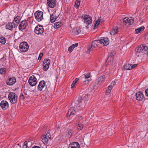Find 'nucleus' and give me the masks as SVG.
<instances>
[{"label":"nucleus","mask_w":148,"mask_h":148,"mask_svg":"<svg viewBox=\"0 0 148 148\" xmlns=\"http://www.w3.org/2000/svg\"><path fill=\"white\" fill-rule=\"evenodd\" d=\"M99 42V40H96L92 42L91 44L88 47V49L89 51V53L92 50H96L97 48L98 47L100 43Z\"/></svg>","instance_id":"obj_1"},{"label":"nucleus","mask_w":148,"mask_h":148,"mask_svg":"<svg viewBox=\"0 0 148 148\" xmlns=\"http://www.w3.org/2000/svg\"><path fill=\"white\" fill-rule=\"evenodd\" d=\"M20 51L23 52L27 51L29 48V46L27 42H21L19 45Z\"/></svg>","instance_id":"obj_2"},{"label":"nucleus","mask_w":148,"mask_h":148,"mask_svg":"<svg viewBox=\"0 0 148 148\" xmlns=\"http://www.w3.org/2000/svg\"><path fill=\"white\" fill-rule=\"evenodd\" d=\"M8 98L11 103L12 104H14L17 101V95L14 92H10L8 95Z\"/></svg>","instance_id":"obj_3"},{"label":"nucleus","mask_w":148,"mask_h":148,"mask_svg":"<svg viewBox=\"0 0 148 148\" xmlns=\"http://www.w3.org/2000/svg\"><path fill=\"white\" fill-rule=\"evenodd\" d=\"M43 12L40 11H37L35 12V17L37 21L40 22L43 19Z\"/></svg>","instance_id":"obj_4"},{"label":"nucleus","mask_w":148,"mask_h":148,"mask_svg":"<svg viewBox=\"0 0 148 148\" xmlns=\"http://www.w3.org/2000/svg\"><path fill=\"white\" fill-rule=\"evenodd\" d=\"M50 63V60L49 59H44L43 62V69L44 71H47L49 67Z\"/></svg>","instance_id":"obj_5"},{"label":"nucleus","mask_w":148,"mask_h":148,"mask_svg":"<svg viewBox=\"0 0 148 148\" xmlns=\"http://www.w3.org/2000/svg\"><path fill=\"white\" fill-rule=\"evenodd\" d=\"M134 21V19L131 17H126L124 18L123 20V23H126V25L127 24V26L128 25L132 24Z\"/></svg>","instance_id":"obj_6"},{"label":"nucleus","mask_w":148,"mask_h":148,"mask_svg":"<svg viewBox=\"0 0 148 148\" xmlns=\"http://www.w3.org/2000/svg\"><path fill=\"white\" fill-rule=\"evenodd\" d=\"M17 26V24H15L14 22H9L6 24L5 28L7 29L12 31L13 29L15 28Z\"/></svg>","instance_id":"obj_7"},{"label":"nucleus","mask_w":148,"mask_h":148,"mask_svg":"<svg viewBox=\"0 0 148 148\" xmlns=\"http://www.w3.org/2000/svg\"><path fill=\"white\" fill-rule=\"evenodd\" d=\"M28 82L31 86H35L37 83V79L34 75L31 76L29 78Z\"/></svg>","instance_id":"obj_8"},{"label":"nucleus","mask_w":148,"mask_h":148,"mask_svg":"<svg viewBox=\"0 0 148 148\" xmlns=\"http://www.w3.org/2000/svg\"><path fill=\"white\" fill-rule=\"evenodd\" d=\"M44 32V29L42 25H38L35 28L34 32L37 34H41Z\"/></svg>","instance_id":"obj_9"},{"label":"nucleus","mask_w":148,"mask_h":148,"mask_svg":"<svg viewBox=\"0 0 148 148\" xmlns=\"http://www.w3.org/2000/svg\"><path fill=\"white\" fill-rule=\"evenodd\" d=\"M27 21L26 20H24L21 22L18 26V29L22 31L26 28L28 25Z\"/></svg>","instance_id":"obj_10"},{"label":"nucleus","mask_w":148,"mask_h":148,"mask_svg":"<svg viewBox=\"0 0 148 148\" xmlns=\"http://www.w3.org/2000/svg\"><path fill=\"white\" fill-rule=\"evenodd\" d=\"M16 82V78L15 77H11L8 78L6 81L7 84L9 86H12Z\"/></svg>","instance_id":"obj_11"},{"label":"nucleus","mask_w":148,"mask_h":148,"mask_svg":"<svg viewBox=\"0 0 148 148\" xmlns=\"http://www.w3.org/2000/svg\"><path fill=\"white\" fill-rule=\"evenodd\" d=\"M84 20V22L88 25L92 23V20L91 17L88 15H84L82 16Z\"/></svg>","instance_id":"obj_12"},{"label":"nucleus","mask_w":148,"mask_h":148,"mask_svg":"<svg viewBox=\"0 0 148 148\" xmlns=\"http://www.w3.org/2000/svg\"><path fill=\"white\" fill-rule=\"evenodd\" d=\"M0 105L1 108L3 110L7 109L9 107V104L8 102L4 100H2L1 101Z\"/></svg>","instance_id":"obj_13"},{"label":"nucleus","mask_w":148,"mask_h":148,"mask_svg":"<svg viewBox=\"0 0 148 148\" xmlns=\"http://www.w3.org/2000/svg\"><path fill=\"white\" fill-rule=\"evenodd\" d=\"M100 44L103 45H107L109 43V40L108 38L104 37L101 38L99 40V42Z\"/></svg>","instance_id":"obj_14"},{"label":"nucleus","mask_w":148,"mask_h":148,"mask_svg":"<svg viewBox=\"0 0 148 148\" xmlns=\"http://www.w3.org/2000/svg\"><path fill=\"white\" fill-rule=\"evenodd\" d=\"M49 136L50 133L48 132L45 135L42 137V141L45 144L47 143L48 140L50 139L51 137Z\"/></svg>","instance_id":"obj_15"},{"label":"nucleus","mask_w":148,"mask_h":148,"mask_svg":"<svg viewBox=\"0 0 148 148\" xmlns=\"http://www.w3.org/2000/svg\"><path fill=\"white\" fill-rule=\"evenodd\" d=\"M56 11H54L51 15L50 16V21L51 23L54 22L56 19L58 18L59 16V14H56Z\"/></svg>","instance_id":"obj_16"},{"label":"nucleus","mask_w":148,"mask_h":148,"mask_svg":"<svg viewBox=\"0 0 148 148\" xmlns=\"http://www.w3.org/2000/svg\"><path fill=\"white\" fill-rule=\"evenodd\" d=\"M47 3L49 6L51 8H53L56 4V0H47Z\"/></svg>","instance_id":"obj_17"},{"label":"nucleus","mask_w":148,"mask_h":148,"mask_svg":"<svg viewBox=\"0 0 148 148\" xmlns=\"http://www.w3.org/2000/svg\"><path fill=\"white\" fill-rule=\"evenodd\" d=\"M136 99L137 100L141 101L142 100L143 97L144 95L143 92L140 91L138 92L136 94Z\"/></svg>","instance_id":"obj_18"},{"label":"nucleus","mask_w":148,"mask_h":148,"mask_svg":"<svg viewBox=\"0 0 148 148\" xmlns=\"http://www.w3.org/2000/svg\"><path fill=\"white\" fill-rule=\"evenodd\" d=\"M69 148H80L79 143L77 142H73L71 143L69 145Z\"/></svg>","instance_id":"obj_19"},{"label":"nucleus","mask_w":148,"mask_h":148,"mask_svg":"<svg viewBox=\"0 0 148 148\" xmlns=\"http://www.w3.org/2000/svg\"><path fill=\"white\" fill-rule=\"evenodd\" d=\"M114 55L112 53H110L109 54L107 58L106 62H109L110 64H112L114 60Z\"/></svg>","instance_id":"obj_20"},{"label":"nucleus","mask_w":148,"mask_h":148,"mask_svg":"<svg viewBox=\"0 0 148 148\" xmlns=\"http://www.w3.org/2000/svg\"><path fill=\"white\" fill-rule=\"evenodd\" d=\"M45 83L44 80L40 81L38 86V90L40 91L42 90V88L45 87Z\"/></svg>","instance_id":"obj_21"},{"label":"nucleus","mask_w":148,"mask_h":148,"mask_svg":"<svg viewBox=\"0 0 148 148\" xmlns=\"http://www.w3.org/2000/svg\"><path fill=\"white\" fill-rule=\"evenodd\" d=\"M105 79V75L101 76L99 77L97 79V82L99 83V84L100 85L104 82Z\"/></svg>","instance_id":"obj_22"},{"label":"nucleus","mask_w":148,"mask_h":148,"mask_svg":"<svg viewBox=\"0 0 148 148\" xmlns=\"http://www.w3.org/2000/svg\"><path fill=\"white\" fill-rule=\"evenodd\" d=\"M78 43H76L75 44H73L71 45L69 48L68 49V51L70 53H71L74 48L78 46Z\"/></svg>","instance_id":"obj_23"},{"label":"nucleus","mask_w":148,"mask_h":148,"mask_svg":"<svg viewBox=\"0 0 148 148\" xmlns=\"http://www.w3.org/2000/svg\"><path fill=\"white\" fill-rule=\"evenodd\" d=\"M83 100H84L82 97H79L78 98V104L76 103L75 104L77 105L78 106H77V107L79 109L80 108L81 105V104L82 103Z\"/></svg>","instance_id":"obj_24"},{"label":"nucleus","mask_w":148,"mask_h":148,"mask_svg":"<svg viewBox=\"0 0 148 148\" xmlns=\"http://www.w3.org/2000/svg\"><path fill=\"white\" fill-rule=\"evenodd\" d=\"M79 109L78 108L76 107V108L75 109V108L71 107L69 110H71V112H72V113L71 114V115H73L74 114H75V112H77L79 111Z\"/></svg>","instance_id":"obj_25"},{"label":"nucleus","mask_w":148,"mask_h":148,"mask_svg":"<svg viewBox=\"0 0 148 148\" xmlns=\"http://www.w3.org/2000/svg\"><path fill=\"white\" fill-rule=\"evenodd\" d=\"M118 29L117 27L113 28L110 32V34L111 35H114L118 33Z\"/></svg>","instance_id":"obj_26"},{"label":"nucleus","mask_w":148,"mask_h":148,"mask_svg":"<svg viewBox=\"0 0 148 148\" xmlns=\"http://www.w3.org/2000/svg\"><path fill=\"white\" fill-rule=\"evenodd\" d=\"M62 25V23L60 22H58L55 23L54 25V27L55 28H58Z\"/></svg>","instance_id":"obj_27"},{"label":"nucleus","mask_w":148,"mask_h":148,"mask_svg":"<svg viewBox=\"0 0 148 148\" xmlns=\"http://www.w3.org/2000/svg\"><path fill=\"white\" fill-rule=\"evenodd\" d=\"M140 50L142 51V52H143L146 51V50L147 49V47L146 46H144L143 45H140L139 46Z\"/></svg>","instance_id":"obj_28"},{"label":"nucleus","mask_w":148,"mask_h":148,"mask_svg":"<svg viewBox=\"0 0 148 148\" xmlns=\"http://www.w3.org/2000/svg\"><path fill=\"white\" fill-rule=\"evenodd\" d=\"M21 19V17L19 16H18L14 18L12 22H15L16 23V24H17H17H18L20 22Z\"/></svg>","instance_id":"obj_29"},{"label":"nucleus","mask_w":148,"mask_h":148,"mask_svg":"<svg viewBox=\"0 0 148 148\" xmlns=\"http://www.w3.org/2000/svg\"><path fill=\"white\" fill-rule=\"evenodd\" d=\"M81 30L79 28L77 27L75 29V30H73V31H72V32L75 34H79Z\"/></svg>","instance_id":"obj_30"},{"label":"nucleus","mask_w":148,"mask_h":148,"mask_svg":"<svg viewBox=\"0 0 148 148\" xmlns=\"http://www.w3.org/2000/svg\"><path fill=\"white\" fill-rule=\"evenodd\" d=\"M131 64H126L124 66V70H131Z\"/></svg>","instance_id":"obj_31"},{"label":"nucleus","mask_w":148,"mask_h":148,"mask_svg":"<svg viewBox=\"0 0 148 148\" xmlns=\"http://www.w3.org/2000/svg\"><path fill=\"white\" fill-rule=\"evenodd\" d=\"M145 27L144 26H142L137 29H135V31L137 34H138L140 32L143 31L144 30Z\"/></svg>","instance_id":"obj_32"},{"label":"nucleus","mask_w":148,"mask_h":148,"mask_svg":"<svg viewBox=\"0 0 148 148\" xmlns=\"http://www.w3.org/2000/svg\"><path fill=\"white\" fill-rule=\"evenodd\" d=\"M0 42L3 44H5L6 43V39L5 37L2 36L0 38Z\"/></svg>","instance_id":"obj_33"},{"label":"nucleus","mask_w":148,"mask_h":148,"mask_svg":"<svg viewBox=\"0 0 148 148\" xmlns=\"http://www.w3.org/2000/svg\"><path fill=\"white\" fill-rule=\"evenodd\" d=\"M84 101L87 100L90 97V95L88 94H86L82 97Z\"/></svg>","instance_id":"obj_34"},{"label":"nucleus","mask_w":148,"mask_h":148,"mask_svg":"<svg viewBox=\"0 0 148 148\" xmlns=\"http://www.w3.org/2000/svg\"><path fill=\"white\" fill-rule=\"evenodd\" d=\"M112 84H110L108 87V90H107V94L108 95L110 92L111 90H112Z\"/></svg>","instance_id":"obj_35"},{"label":"nucleus","mask_w":148,"mask_h":148,"mask_svg":"<svg viewBox=\"0 0 148 148\" xmlns=\"http://www.w3.org/2000/svg\"><path fill=\"white\" fill-rule=\"evenodd\" d=\"M100 21L98 19L97 21L94 25V28L95 29L97 28L98 25L100 24Z\"/></svg>","instance_id":"obj_36"},{"label":"nucleus","mask_w":148,"mask_h":148,"mask_svg":"<svg viewBox=\"0 0 148 148\" xmlns=\"http://www.w3.org/2000/svg\"><path fill=\"white\" fill-rule=\"evenodd\" d=\"M79 80V79L78 78H77L75 79L73 81L71 85V88H73L74 86L75 85V84L77 82V81Z\"/></svg>","instance_id":"obj_37"},{"label":"nucleus","mask_w":148,"mask_h":148,"mask_svg":"<svg viewBox=\"0 0 148 148\" xmlns=\"http://www.w3.org/2000/svg\"><path fill=\"white\" fill-rule=\"evenodd\" d=\"M99 85H100V84H99V83L97 82V83L95 82L94 83L93 86V89L95 90L97 89Z\"/></svg>","instance_id":"obj_38"},{"label":"nucleus","mask_w":148,"mask_h":148,"mask_svg":"<svg viewBox=\"0 0 148 148\" xmlns=\"http://www.w3.org/2000/svg\"><path fill=\"white\" fill-rule=\"evenodd\" d=\"M6 69L4 68L0 69V73L2 75L5 74L6 73Z\"/></svg>","instance_id":"obj_39"},{"label":"nucleus","mask_w":148,"mask_h":148,"mask_svg":"<svg viewBox=\"0 0 148 148\" xmlns=\"http://www.w3.org/2000/svg\"><path fill=\"white\" fill-rule=\"evenodd\" d=\"M83 125L82 124L80 123L78 125V126L77 127V129L79 130H81L82 129L83 127Z\"/></svg>","instance_id":"obj_40"},{"label":"nucleus","mask_w":148,"mask_h":148,"mask_svg":"<svg viewBox=\"0 0 148 148\" xmlns=\"http://www.w3.org/2000/svg\"><path fill=\"white\" fill-rule=\"evenodd\" d=\"M80 4V1H76L75 4V7L77 8Z\"/></svg>","instance_id":"obj_41"},{"label":"nucleus","mask_w":148,"mask_h":148,"mask_svg":"<svg viewBox=\"0 0 148 148\" xmlns=\"http://www.w3.org/2000/svg\"><path fill=\"white\" fill-rule=\"evenodd\" d=\"M82 76L83 77H84L85 78H88L90 77V75L89 73H88L86 74H84Z\"/></svg>","instance_id":"obj_42"},{"label":"nucleus","mask_w":148,"mask_h":148,"mask_svg":"<svg viewBox=\"0 0 148 148\" xmlns=\"http://www.w3.org/2000/svg\"><path fill=\"white\" fill-rule=\"evenodd\" d=\"M73 132L72 130H70L69 131L68 133V136L70 138L71 137L72 135L73 134Z\"/></svg>","instance_id":"obj_43"},{"label":"nucleus","mask_w":148,"mask_h":148,"mask_svg":"<svg viewBox=\"0 0 148 148\" xmlns=\"http://www.w3.org/2000/svg\"><path fill=\"white\" fill-rule=\"evenodd\" d=\"M135 51L137 53H140L142 52L139 47H137L136 48Z\"/></svg>","instance_id":"obj_44"},{"label":"nucleus","mask_w":148,"mask_h":148,"mask_svg":"<svg viewBox=\"0 0 148 148\" xmlns=\"http://www.w3.org/2000/svg\"><path fill=\"white\" fill-rule=\"evenodd\" d=\"M43 56V53H40L39 55L38 58V60H40Z\"/></svg>","instance_id":"obj_45"},{"label":"nucleus","mask_w":148,"mask_h":148,"mask_svg":"<svg viewBox=\"0 0 148 148\" xmlns=\"http://www.w3.org/2000/svg\"><path fill=\"white\" fill-rule=\"evenodd\" d=\"M72 113L71 110H69L67 113L66 115L67 116H71V114Z\"/></svg>","instance_id":"obj_46"},{"label":"nucleus","mask_w":148,"mask_h":148,"mask_svg":"<svg viewBox=\"0 0 148 148\" xmlns=\"http://www.w3.org/2000/svg\"><path fill=\"white\" fill-rule=\"evenodd\" d=\"M137 65V64H135L133 65L131 64V67H130V68L131 69H133L136 67Z\"/></svg>","instance_id":"obj_47"},{"label":"nucleus","mask_w":148,"mask_h":148,"mask_svg":"<svg viewBox=\"0 0 148 148\" xmlns=\"http://www.w3.org/2000/svg\"><path fill=\"white\" fill-rule=\"evenodd\" d=\"M27 141H25L24 143V147H25V148H27Z\"/></svg>","instance_id":"obj_48"},{"label":"nucleus","mask_w":148,"mask_h":148,"mask_svg":"<svg viewBox=\"0 0 148 148\" xmlns=\"http://www.w3.org/2000/svg\"><path fill=\"white\" fill-rule=\"evenodd\" d=\"M25 98L24 95L22 94L20 97V99L21 100H23Z\"/></svg>","instance_id":"obj_49"},{"label":"nucleus","mask_w":148,"mask_h":148,"mask_svg":"<svg viewBox=\"0 0 148 148\" xmlns=\"http://www.w3.org/2000/svg\"><path fill=\"white\" fill-rule=\"evenodd\" d=\"M5 56L6 57V55H3V57L1 59V60L2 61H5L6 60V58H5L4 59Z\"/></svg>","instance_id":"obj_50"},{"label":"nucleus","mask_w":148,"mask_h":148,"mask_svg":"<svg viewBox=\"0 0 148 148\" xmlns=\"http://www.w3.org/2000/svg\"><path fill=\"white\" fill-rule=\"evenodd\" d=\"M89 80L86 79L84 81V83L85 84H87L89 82Z\"/></svg>","instance_id":"obj_51"},{"label":"nucleus","mask_w":148,"mask_h":148,"mask_svg":"<svg viewBox=\"0 0 148 148\" xmlns=\"http://www.w3.org/2000/svg\"><path fill=\"white\" fill-rule=\"evenodd\" d=\"M145 93L146 95L148 97V88L145 90Z\"/></svg>","instance_id":"obj_52"},{"label":"nucleus","mask_w":148,"mask_h":148,"mask_svg":"<svg viewBox=\"0 0 148 148\" xmlns=\"http://www.w3.org/2000/svg\"><path fill=\"white\" fill-rule=\"evenodd\" d=\"M115 84V81L112 82L110 84H112V86H114Z\"/></svg>","instance_id":"obj_53"},{"label":"nucleus","mask_w":148,"mask_h":148,"mask_svg":"<svg viewBox=\"0 0 148 148\" xmlns=\"http://www.w3.org/2000/svg\"><path fill=\"white\" fill-rule=\"evenodd\" d=\"M32 148H40V147L38 146H35L32 147Z\"/></svg>","instance_id":"obj_54"},{"label":"nucleus","mask_w":148,"mask_h":148,"mask_svg":"<svg viewBox=\"0 0 148 148\" xmlns=\"http://www.w3.org/2000/svg\"><path fill=\"white\" fill-rule=\"evenodd\" d=\"M146 51H147V52L146 53H145V54H146L147 55H148V47H147V49L146 50Z\"/></svg>","instance_id":"obj_55"},{"label":"nucleus","mask_w":148,"mask_h":148,"mask_svg":"<svg viewBox=\"0 0 148 148\" xmlns=\"http://www.w3.org/2000/svg\"><path fill=\"white\" fill-rule=\"evenodd\" d=\"M80 0H76V1H80Z\"/></svg>","instance_id":"obj_56"},{"label":"nucleus","mask_w":148,"mask_h":148,"mask_svg":"<svg viewBox=\"0 0 148 148\" xmlns=\"http://www.w3.org/2000/svg\"><path fill=\"white\" fill-rule=\"evenodd\" d=\"M60 128V127H59V126H58V129H59V128Z\"/></svg>","instance_id":"obj_57"},{"label":"nucleus","mask_w":148,"mask_h":148,"mask_svg":"<svg viewBox=\"0 0 148 148\" xmlns=\"http://www.w3.org/2000/svg\"><path fill=\"white\" fill-rule=\"evenodd\" d=\"M23 148H25V147H24V145H23Z\"/></svg>","instance_id":"obj_58"}]
</instances>
